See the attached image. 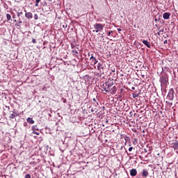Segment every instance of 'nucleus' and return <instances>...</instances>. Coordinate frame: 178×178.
<instances>
[{
  "label": "nucleus",
  "instance_id": "nucleus-14",
  "mask_svg": "<svg viewBox=\"0 0 178 178\" xmlns=\"http://www.w3.org/2000/svg\"><path fill=\"white\" fill-rule=\"evenodd\" d=\"M101 69H104V67H102V64H101V63H99L97 64V70H101Z\"/></svg>",
  "mask_w": 178,
  "mask_h": 178
},
{
  "label": "nucleus",
  "instance_id": "nucleus-31",
  "mask_svg": "<svg viewBox=\"0 0 178 178\" xmlns=\"http://www.w3.org/2000/svg\"><path fill=\"white\" fill-rule=\"evenodd\" d=\"M88 56H91L92 54H90V53L88 54Z\"/></svg>",
  "mask_w": 178,
  "mask_h": 178
},
{
  "label": "nucleus",
  "instance_id": "nucleus-16",
  "mask_svg": "<svg viewBox=\"0 0 178 178\" xmlns=\"http://www.w3.org/2000/svg\"><path fill=\"white\" fill-rule=\"evenodd\" d=\"M34 19H35V20H38V15L35 14L34 15Z\"/></svg>",
  "mask_w": 178,
  "mask_h": 178
},
{
  "label": "nucleus",
  "instance_id": "nucleus-4",
  "mask_svg": "<svg viewBox=\"0 0 178 178\" xmlns=\"http://www.w3.org/2000/svg\"><path fill=\"white\" fill-rule=\"evenodd\" d=\"M90 60H92L91 65H97V63H98V60H97V58H95V57H94V54H91Z\"/></svg>",
  "mask_w": 178,
  "mask_h": 178
},
{
  "label": "nucleus",
  "instance_id": "nucleus-27",
  "mask_svg": "<svg viewBox=\"0 0 178 178\" xmlns=\"http://www.w3.org/2000/svg\"><path fill=\"white\" fill-rule=\"evenodd\" d=\"M118 31L120 32V31H122V29H118Z\"/></svg>",
  "mask_w": 178,
  "mask_h": 178
},
{
  "label": "nucleus",
  "instance_id": "nucleus-20",
  "mask_svg": "<svg viewBox=\"0 0 178 178\" xmlns=\"http://www.w3.org/2000/svg\"><path fill=\"white\" fill-rule=\"evenodd\" d=\"M129 151L130 152H131V151H133V147H129Z\"/></svg>",
  "mask_w": 178,
  "mask_h": 178
},
{
  "label": "nucleus",
  "instance_id": "nucleus-2",
  "mask_svg": "<svg viewBox=\"0 0 178 178\" xmlns=\"http://www.w3.org/2000/svg\"><path fill=\"white\" fill-rule=\"evenodd\" d=\"M94 28L95 29L96 33H98L99 31H102L104 30V25L102 24H94Z\"/></svg>",
  "mask_w": 178,
  "mask_h": 178
},
{
  "label": "nucleus",
  "instance_id": "nucleus-23",
  "mask_svg": "<svg viewBox=\"0 0 178 178\" xmlns=\"http://www.w3.org/2000/svg\"><path fill=\"white\" fill-rule=\"evenodd\" d=\"M33 134H37V136H39V135H40V134H38V133L36 132V131H33Z\"/></svg>",
  "mask_w": 178,
  "mask_h": 178
},
{
  "label": "nucleus",
  "instance_id": "nucleus-33",
  "mask_svg": "<svg viewBox=\"0 0 178 178\" xmlns=\"http://www.w3.org/2000/svg\"><path fill=\"white\" fill-rule=\"evenodd\" d=\"M19 23H22V21H21V20H19Z\"/></svg>",
  "mask_w": 178,
  "mask_h": 178
},
{
  "label": "nucleus",
  "instance_id": "nucleus-8",
  "mask_svg": "<svg viewBox=\"0 0 178 178\" xmlns=\"http://www.w3.org/2000/svg\"><path fill=\"white\" fill-rule=\"evenodd\" d=\"M130 175L131 176H137V170L136 168L131 170Z\"/></svg>",
  "mask_w": 178,
  "mask_h": 178
},
{
  "label": "nucleus",
  "instance_id": "nucleus-12",
  "mask_svg": "<svg viewBox=\"0 0 178 178\" xmlns=\"http://www.w3.org/2000/svg\"><path fill=\"white\" fill-rule=\"evenodd\" d=\"M143 44H144V45H146L147 48H151V44L147 40H143Z\"/></svg>",
  "mask_w": 178,
  "mask_h": 178
},
{
  "label": "nucleus",
  "instance_id": "nucleus-9",
  "mask_svg": "<svg viewBox=\"0 0 178 178\" xmlns=\"http://www.w3.org/2000/svg\"><path fill=\"white\" fill-rule=\"evenodd\" d=\"M111 94H112L113 95L116 94V91H118V88H116V86H113L111 90Z\"/></svg>",
  "mask_w": 178,
  "mask_h": 178
},
{
  "label": "nucleus",
  "instance_id": "nucleus-30",
  "mask_svg": "<svg viewBox=\"0 0 178 178\" xmlns=\"http://www.w3.org/2000/svg\"><path fill=\"white\" fill-rule=\"evenodd\" d=\"M35 6H38V3H36L35 4Z\"/></svg>",
  "mask_w": 178,
  "mask_h": 178
},
{
  "label": "nucleus",
  "instance_id": "nucleus-25",
  "mask_svg": "<svg viewBox=\"0 0 178 178\" xmlns=\"http://www.w3.org/2000/svg\"><path fill=\"white\" fill-rule=\"evenodd\" d=\"M92 101H94V102H97V99L93 98V99H92Z\"/></svg>",
  "mask_w": 178,
  "mask_h": 178
},
{
  "label": "nucleus",
  "instance_id": "nucleus-15",
  "mask_svg": "<svg viewBox=\"0 0 178 178\" xmlns=\"http://www.w3.org/2000/svg\"><path fill=\"white\" fill-rule=\"evenodd\" d=\"M7 20L9 21L10 19H12V17L10 14H6Z\"/></svg>",
  "mask_w": 178,
  "mask_h": 178
},
{
  "label": "nucleus",
  "instance_id": "nucleus-5",
  "mask_svg": "<svg viewBox=\"0 0 178 178\" xmlns=\"http://www.w3.org/2000/svg\"><path fill=\"white\" fill-rule=\"evenodd\" d=\"M163 19H165V20H168V19L170 18V13H164L163 15Z\"/></svg>",
  "mask_w": 178,
  "mask_h": 178
},
{
  "label": "nucleus",
  "instance_id": "nucleus-32",
  "mask_svg": "<svg viewBox=\"0 0 178 178\" xmlns=\"http://www.w3.org/2000/svg\"><path fill=\"white\" fill-rule=\"evenodd\" d=\"M75 54H79L78 52H77V51H74Z\"/></svg>",
  "mask_w": 178,
  "mask_h": 178
},
{
  "label": "nucleus",
  "instance_id": "nucleus-22",
  "mask_svg": "<svg viewBox=\"0 0 178 178\" xmlns=\"http://www.w3.org/2000/svg\"><path fill=\"white\" fill-rule=\"evenodd\" d=\"M32 42H33V44H35V42H36L35 39H33V40H32Z\"/></svg>",
  "mask_w": 178,
  "mask_h": 178
},
{
  "label": "nucleus",
  "instance_id": "nucleus-35",
  "mask_svg": "<svg viewBox=\"0 0 178 178\" xmlns=\"http://www.w3.org/2000/svg\"><path fill=\"white\" fill-rule=\"evenodd\" d=\"M134 98H136V96H134Z\"/></svg>",
  "mask_w": 178,
  "mask_h": 178
},
{
  "label": "nucleus",
  "instance_id": "nucleus-6",
  "mask_svg": "<svg viewBox=\"0 0 178 178\" xmlns=\"http://www.w3.org/2000/svg\"><path fill=\"white\" fill-rule=\"evenodd\" d=\"M148 175H149L148 170H147V169H143L142 174L143 177H148Z\"/></svg>",
  "mask_w": 178,
  "mask_h": 178
},
{
  "label": "nucleus",
  "instance_id": "nucleus-10",
  "mask_svg": "<svg viewBox=\"0 0 178 178\" xmlns=\"http://www.w3.org/2000/svg\"><path fill=\"white\" fill-rule=\"evenodd\" d=\"M25 17L26 19H33V14L31 13H26Z\"/></svg>",
  "mask_w": 178,
  "mask_h": 178
},
{
  "label": "nucleus",
  "instance_id": "nucleus-21",
  "mask_svg": "<svg viewBox=\"0 0 178 178\" xmlns=\"http://www.w3.org/2000/svg\"><path fill=\"white\" fill-rule=\"evenodd\" d=\"M112 33H113V31H111L108 33V35H111V34H112Z\"/></svg>",
  "mask_w": 178,
  "mask_h": 178
},
{
  "label": "nucleus",
  "instance_id": "nucleus-34",
  "mask_svg": "<svg viewBox=\"0 0 178 178\" xmlns=\"http://www.w3.org/2000/svg\"><path fill=\"white\" fill-rule=\"evenodd\" d=\"M91 111H92V112H94V110L92 109Z\"/></svg>",
  "mask_w": 178,
  "mask_h": 178
},
{
  "label": "nucleus",
  "instance_id": "nucleus-26",
  "mask_svg": "<svg viewBox=\"0 0 178 178\" xmlns=\"http://www.w3.org/2000/svg\"><path fill=\"white\" fill-rule=\"evenodd\" d=\"M175 145H176V147H178V141L175 144Z\"/></svg>",
  "mask_w": 178,
  "mask_h": 178
},
{
  "label": "nucleus",
  "instance_id": "nucleus-13",
  "mask_svg": "<svg viewBox=\"0 0 178 178\" xmlns=\"http://www.w3.org/2000/svg\"><path fill=\"white\" fill-rule=\"evenodd\" d=\"M26 120L28 123H30V124H34V121L31 118H28Z\"/></svg>",
  "mask_w": 178,
  "mask_h": 178
},
{
  "label": "nucleus",
  "instance_id": "nucleus-11",
  "mask_svg": "<svg viewBox=\"0 0 178 178\" xmlns=\"http://www.w3.org/2000/svg\"><path fill=\"white\" fill-rule=\"evenodd\" d=\"M113 84H108L107 85V88H104V91H106V92H109V91H111V87H112Z\"/></svg>",
  "mask_w": 178,
  "mask_h": 178
},
{
  "label": "nucleus",
  "instance_id": "nucleus-7",
  "mask_svg": "<svg viewBox=\"0 0 178 178\" xmlns=\"http://www.w3.org/2000/svg\"><path fill=\"white\" fill-rule=\"evenodd\" d=\"M19 116V113H16V111H13V113L10 115V119H15V118H17Z\"/></svg>",
  "mask_w": 178,
  "mask_h": 178
},
{
  "label": "nucleus",
  "instance_id": "nucleus-3",
  "mask_svg": "<svg viewBox=\"0 0 178 178\" xmlns=\"http://www.w3.org/2000/svg\"><path fill=\"white\" fill-rule=\"evenodd\" d=\"M167 97L171 101L173 99V98L175 97V90H173V88L170 89V91H169Z\"/></svg>",
  "mask_w": 178,
  "mask_h": 178
},
{
  "label": "nucleus",
  "instance_id": "nucleus-29",
  "mask_svg": "<svg viewBox=\"0 0 178 178\" xmlns=\"http://www.w3.org/2000/svg\"><path fill=\"white\" fill-rule=\"evenodd\" d=\"M131 90H136V88H135L134 86H133V87L131 88Z\"/></svg>",
  "mask_w": 178,
  "mask_h": 178
},
{
  "label": "nucleus",
  "instance_id": "nucleus-24",
  "mask_svg": "<svg viewBox=\"0 0 178 178\" xmlns=\"http://www.w3.org/2000/svg\"><path fill=\"white\" fill-rule=\"evenodd\" d=\"M41 0H35V2H36V3H40V1Z\"/></svg>",
  "mask_w": 178,
  "mask_h": 178
},
{
  "label": "nucleus",
  "instance_id": "nucleus-18",
  "mask_svg": "<svg viewBox=\"0 0 178 178\" xmlns=\"http://www.w3.org/2000/svg\"><path fill=\"white\" fill-rule=\"evenodd\" d=\"M25 178H31V175H30L29 174H27L25 175Z\"/></svg>",
  "mask_w": 178,
  "mask_h": 178
},
{
  "label": "nucleus",
  "instance_id": "nucleus-28",
  "mask_svg": "<svg viewBox=\"0 0 178 178\" xmlns=\"http://www.w3.org/2000/svg\"><path fill=\"white\" fill-rule=\"evenodd\" d=\"M164 44H168V40H164Z\"/></svg>",
  "mask_w": 178,
  "mask_h": 178
},
{
  "label": "nucleus",
  "instance_id": "nucleus-1",
  "mask_svg": "<svg viewBox=\"0 0 178 178\" xmlns=\"http://www.w3.org/2000/svg\"><path fill=\"white\" fill-rule=\"evenodd\" d=\"M160 81L161 86H166L168 84V81H169V79L168 78L167 75L161 76Z\"/></svg>",
  "mask_w": 178,
  "mask_h": 178
},
{
  "label": "nucleus",
  "instance_id": "nucleus-17",
  "mask_svg": "<svg viewBox=\"0 0 178 178\" xmlns=\"http://www.w3.org/2000/svg\"><path fill=\"white\" fill-rule=\"evenodd\" d=\"M21 15H23V12L17 13V17H20Z\"/></svg>",
  "mask_w": 178,
  "mask_h": 178
},
{
  "label": "nucleus",
  "instance_id": "nucleus-19",
  "mask_svg": "<svg viewBox=\"0 0 178 178\" xmlns=\"http://www.w3.org/2000/svg\"><path fill=\"white\" fill-rule=\"evenodd\" d=\"M163 32V29L157 33L158 35H161V33Z\"/></svg>",
  "mask_w": 178,
  "mask_h": 178
}]
</instances>
